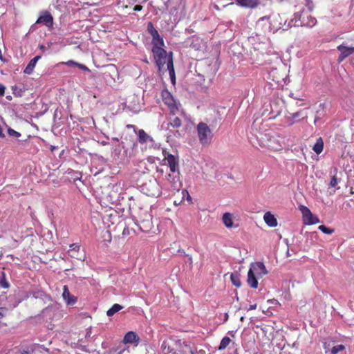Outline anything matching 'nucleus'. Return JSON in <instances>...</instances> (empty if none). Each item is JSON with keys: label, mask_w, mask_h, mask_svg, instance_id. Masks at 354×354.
Here are the masks:
<instances>
[{"label": "nucleus", "mask_w": 354, "mask_h": 354, "mask_svg": "<svg viewBox=\"0 0 354 354\" xmlns=\"http://www.w3.org/2000/svg\"><path fill=\"white\" fill-rule=\"evenodd\" d=\"M39 48L40 49H41L42 50H44L46 47L44 46V45H39Z\"/></svg>", "instance_id": "864d4df0"}, {"label": "nucleus", "mask_w": 354, "mask_h": 354, "mask_svg": "<svg viewBox=\"0 0 354 354\" xmlns=\"http://www.w3.org/2000/svg\"><path fill=\"white\" fill-rule=\"evenodd\" d=\"M249 270H252V272L259 278H261L268 274V270L262 262L252 263Z\"/></svg>", "instance_id": "9b49d317"}, {"label": "nucleus", "mask_w": 354, "mask_h": 354, "mask_svg": "<svg viewBox=\"0 0 354 354\" xmlns=\"http://www.w3.org/2000/svg\"><path fill=\"white\" fill-rule=\"evenodd\" d=\"M41 58V55H37V56L35 57L34 58H32L29 62V63L26 66V68L24 69V73L28 74V75L31 74L33 72V71H34V68H35V67L36 66L37 62Z\"/></svg>", "instance_id": "6ab92c4d"}, {"label": "nucleus", "mask_w": 354, "mask_h": 354, "mask_svg": "<svg viewBox=\"0 0 354 354\" xmlns=\"http://www.w3.org/2000/svg\"><path fill=\"white\" fill-rule=\"evenodd\" d=\"M156 29L154 28L153 24L152 22H149L147 24V31L150 34L151 32H153Z\"/></svg>", "instance_id": "c9c22d12"}, {"label": "nucleus", "mask_w": 354, "mask_h": 354, "mask_svg": "<svg viewBox=\"0 0 354 354\" xmlns=\"http://www.w3.org/2000/svg\"><path fill=\"white\" fill-rule=\"evenodd\" d=\"M306 118V115H305V116H302V119H304V118Z\"/></svg>", "instance_id": "bf43d9fd"}, {"label": "nucleus", "mask_w": 354, "mask_h": 354, "mask_svg": "<svg viewBox=\"0 0 354 354\" xmlns=\"http://www.w3.org/2000/svg\"><path fill=\"white\" fill-rule=\"evenodd\" d=\"M337 178L335 175L332 176L330 181V186L331 187H335L337 185Z\"/></svg>", "instance_id": "72a5a7b5"}, {"label": "nucleus", "mask_w": 354, "mask_h": 354, "mask_svg": "<svg viewBox=\"0 0 354 354\" xmlns=\"http://www.w3.org/2000/svg\"><path fill=\"white\" fill-rule=\"evenodd\" d=\"M279 137L277 135L264 134L259 139L260 145L272 151H280L282 149V145Z\"/></svg>", "instance_id": "f03ea898"}, {"label": "nucleus", "mask_w": 354, "mask_h": 354, "mask_svg": "<svg viewBox=\"0 0 354 354\" xmlns=\"http://www.w3.org/2000/svg\"><path fill=\"white\" fill-rule=\"evenodd\" d=\"M5 89L6 87L2 84H0V95L3 96L4 95Z\"/></svg>", "instance_id": "a18cd8bd"}, {"label": "nucleus", "mask_w": 354, "mask_h": 354, "mask_svg": "<svg viewBox=\"0 0 354 354\" xmlns=\"http://www.w3.org/2000/svg\"><path fill=\"white\" fill-rule=\"evenodd\" d=\"M50 149L52 152H53L56 149V147L51 145Z\"/></svg>", "instance_id": "3c124183"}, {"label": "nucleus", "mask_w": 354, "mask_h": 354, "mask_svg": "<svg viewBox=\"0 0 354 354\" xmlns=\"http://www.w3.org/2000/svg\"><path fill=\"white\" fill-rule=\"evenodd\" d=\"M153 58L158 70L160 71L165 64L167 63V68L169 71L171 79L175 78V71L173 62V53L170 52L167 55V51L160 47L152 48Z\"/></svg>", "instance_id": "f257e3e1"}, {"label": "nucleus", "mask_w": 354, "mask_h": 354, "mask_svg": "<svg viewBox=\"0 0 354 354\" xmlns=\"http://www.w3.org/2000/svg\"><path fill=\"white\" fill-rule=\"evenodd\" d=\"M258 279L259 277L252 272V270H248L247 283L251 288H257L258 287Z\"/></svg>", "instance_id": "a211bd4d"}, {"label": "nucleus", "mask_w": 354, "mask_h": 354, "mask_svg": "<svg viewBox=\"0 0 354 354\" xmlns=\"http://www.w3.org/2000/svg\"><path fill=\"white\" fill-rule=\"evenodd\" d=\"M7 312L6 308H0V319L3 318L5 315V313Z\"/></svg>", "instance_id": "a19ab883"}, {"label": "nucleus", "mask_w": 354, "mask_h": 354, "mask_svg": "<svg viewBox=\"0 0 354 354\" xmlns=\"http://www.w3.org/2000/svg\"><path fill=\"white\" fill-rule=\"evenodd\" d=\"M156 29L154 28L153 24L152 22H149L147 24V31L150 34L151 32H153Z\"/></svg>", "instance_id": "e433bc0d"}, {"label": "nucleus", "mask_w": 354, "mask_h": 354, "mask_svg": "<svg viewBox=\"0 0 354 354\" xmlns=\"http://www.w3.org/2000/svg\"><path fill=\"white\" fill-rule=\"evenodd\" d=\"M294 123V121L290 122V124L292 125Z\"/></svg>", "instance_id": "4d7b16f0"}, {"label": "nucleus", "mask_w": 354, "mask_h": 354, "mask_svg": "<svg viewBox=\"0 0 354 354\" xmlns=\"http://www.w3.org/2000/svg\"><path fill=\"white\" fill-rule=\"evenodd\" d=\"M230 279L234 286H235L236 287L241 286V281L238 274L232 273L230 276Z\"/></svg>", "instance_id": "c85d7f7f"}, {"label": "nucleus", "mask_w": 354, "mask_h": 354, "mask_svg": "<svg viewBox=\"0 0 354 354\" xmlns=\"http://www.w3.org/2000/svg\"><path fill=\"white\" fill-rule=\"evenodd\" d=\"M137 135V141H134L132 144L131 150L129 152L125 150V153L129 157L135 156L137 150H138V144L140 143L141 145L147 144V143H153L154 140L153 137L149 136L144 129H138L136 133Z\"/></svg>", "instance_id": "7ed1b4c3"}, {"label": "nucleus", "mask_w": 354, "mask_h": 354, "mask_svg": "<svg viewBox=\"0 0 354 354\" xmlns=\"http://www.w3.org/2000/svg\"><path fill=\"white\" fill-rule=\"evenodd\" d=\"M256 308H257V304H252L249 306L248 310H254Z\"/></svg>", "instance_id": "8fccbe9b"}, {"label": "nucleus", "mask_w": 354, "mask_h": 354, "mask_svg": "<svg viewBox=\"0 0 354 354\" xmlns=\"http://www.w3.org/2000/svg\"><path fill=\"white\" fill-rule=\"evenodd\" d=\"M313 149L317 154H319L322 152L324 149V141L321 137L317 139Z\"/></svg>", "instance_id": "b1692460"}, {"label": "nucleus", "mask_w": 354, "mask_h": 354, "mask_svg": "<svg viewBox=\"0 0 354 354\" xmlns=\"http://www.w3.org/2000/svg\"><path fill=\"white\" fill-rule=\"evenodd\" d=\"M0 286L4 288H8L9 287V283L6 281L4 273H3V276L0 279Z\"/></svg>", "instance_id": "2f4dec72"}, {"label": "nucleus", "mask_w": 354, "mask_h": 354, "mask_svg": "<svg viewBox=\"0 0 354 354\" xmlns=\"http://www.w3.org/2000/svg\"><path fill=\"white\" fill-rule=\"evenodd\" d=\"M318 229L322 231L323 233L326 234H331L334 232V230L327 227L326 226L324 225H321L318 227Z\"/></svg>", "instance_id": "c756f323"}, {"label": "nucleus", "mask_w": 354, "mask_h": 354, "mask_svg": "<svg viewBox=\"0 0 354 354\" xmlns=\"http://www.w3.org/2000/svg\"><path fill=\"white\" fill-rule=\"evenodd\" d=\"M66 65L68 66H77V62H75V61H73V60H69L68 62H66L65 63Z\"/></svg>", "instance_id": "ea45409f"}, {"label": "nucleus", "mask_w": 354, "mask_h": 354, "mask_svg": "<svg viewBox=\"0 0 354 354\" xmlns=\"http://www.w3.org/2000/svg\"><path fill=\"white\" fill-rule=\"evenodd\" d=\"M140 338L138 335L133 331H129L127 333L123 338V342L125 344L138 343Z\"/></svg>", "instance_id": "f3484780"}, {"label": "nucleus", "mask_w": 354, "mask_h": 354, "mask_svg": "<svg viewBox=\"0 0 354 354\" xmlns=\"http://www.w3.org/2000/svg\"><path fill=\"white\" fill-rule=\"evenodd\" d=\"M176 354H194V353L189 345L181 341V346L178 348Z\"/></svg>", "instance_id": "5701e85b"}, {"label": "nucleus", "mask_w": 354, "mask_h": 354, "mask_svg": "<svg viewBox=\"0 0 354 354\" xmlns=\"http://www.w3.org/2000/svg\"><path fill=\"white\" fill-rule=\"evenodd\" d=\"M188 200L191 201L192 200V198L190 197V196L188 194V198H187Z\"/></svg>", "instance_id": "6e6d98bb"}, {"label": "nucleus", "mask_w": 354, "mask_h": 354, "mask_svg": "<svg viewBox=\"0 0 354 354\" xmlns=\"http://www.w3.org/2000/svg\"><path fill=\"white\" fill-rule=\"evenodd\" d=\"M150 35L152 37V39L153 38H158V36H160L159 32L157 30H154L153 32H151Z\"/></svg>", "instance_id": "79ce46f5"}, {"label": "nucleus", "mask_w": 354, "mask_h": 354, "mask_svg": "<svg viewBox=\"0 0 354 354\" xmlns=\"http://www.w3.org/2000/svg\"><path fill=\"white\" fill-rule=\"evenodd\" d=\"M167 189L174 192L178 191L180 187L179 178L169 174L167 176V183L163 185Z\"/></svg>", "instance_id": "9d476101"}, {"label": "nucleus", "mask_w": 354, "mask_h": 354, "mask_svg": "<svg viewBox=\"0 0 354 354\" xmlns=\"http://www.w3.org/2000/svg\"><path fill=\"white\" fill-rule=\"evenodd\" d=\"M263 219L266 223L270 227H276L277 225V221L276 218L269 212L265 213Z\"/></svg>", "instance_id": "aec40b11"}, {"label": "nucleus", "mask_w": 354, "mask_h": 354, "mask_svg": "<svg viewBox=\"0 0 354 354\" xmlns=\"http://www.w3.org/2000/svg\"><path fill=\"white\" fill-rule=\"evenodd\" d=\"M182 125L181 120L178 118L175 117L173 119H171L170 122L167 124V127L169 128L170 127L173 128H179Z\"/></svg>", "instance_id": "a878e982"}, {"label": "nucleus", "mask_w": 354, "mask_h": 354, "mask_svg": "<svg viewBox=\"0 0 354 354\" xmlns=\"http://www.w3.org/2000/svg\"><path fill=\"white\" fill-rule=\"evenodd\" d=\"M129 230L128 227H124L123 231H122V235L123 236H128L129 235Z\"/></svg>", "instance_id": "49530a36"}, {"label": "nucleus", "mask_w": 354, "mask_h": 354, "mask_svg": "<svg viewBox=\"0 0 354 354\" xmlns=\"http://www.w3.org/2000/svg\"><path fill=\"white\" fill-rule=\"evenodd\" d=\"M8 133L9 136H13V137H15V138H19L21 136V134L20 133H19L18 131H16L15 130L11 129V128H9L8 129Z\"/></svg>", "instance_id": "473e14b6"}, {"label": "nucleus", "mask_w": 354, "mask_h": 354, "mask_svg": "<svg viewBox=\"0 0 354 354\" xmlns=\"http://www.w3.org/2000/svg\"><path fill=\"white\" fill-rule=\"evenodd\" d=\"M268 74L269 78L276 83H279L281 80H283V75H280L279 71L276 68H272Z\"/></svg>", "instance_id": "4be33fe9"}, {"label": "nucleus", "mask_w": 354, "mask_h": 354, "mask_svg": "<svg viewBox=\"0 0 354 354\" xmlns=\"http://www.w3.org/2000/svg\"><path fill=\"white\" fill-rule=\"evenodd\" d=\"M80 245L77 243H73L70 245V249L68 252V255L74 259L81 260L82 256L80 254Z\"/></svg>", "instance_id": "dca6fc26"}, {"label": "nucleus", "mask_w": 354, "mask_h": 354, "mask_svg": "<svg viewBox=\"0 0 354 354\" xmlns=\"http://www.w3.org/2000/svg\"><path fill=\"white\" fill-rule=\"evenodd\" d=\"M196 131L200 143L203 146L209 145L212 139L209 127L206 123L201 122L196 126Z\"/></svg>", "instance_id": "20e7f679"}, {"label": "nucleus", "mask_w": 354, "mask_h": 354, "mask_svg": "<svg viewBox=\"0 0 354 354\" xmlns=\"http://www.w3.org/2000/svg\"><path fill=\"white\" fill-rule=\"evenodd\" d=\"M140 230H142V231H145V230L142 229V227L140 226Z\"/></svg>", "instance_id": "13d9d810"}, {"label": "nucleus", "mask_w": 354, "mask_h": 354, "mask_svg": "<svg viewBox=\"0 0 354 354\" xmlns=\"http://www.w3.org/2000/svg\"><path fill=\"white\" fill-rule=\"evenodd\" d=\"M62 297L68 305H73L77 302V298L70 293L67 286H64Z\"/></svg>", "instance_id": "2eb2a0df"}, {"label": "nucleus", "mask_w": 354, "mask_h": 354, "mask_svg": "<svg viewBox=\"0 0 354 354\" xmlns=\"http://www.w3.org/2000/svg\"><path fill=\"white\" fill-rule=\"evenodd\" d=\"M127 128H128V129H133V131L136 133H137V132H138L137 127L135 125H133V124H127Z\"/></svg>", "instance_id": "c03bdc74"}, {"label": "nucleus", "mask_w": 354, "mask_h": 354, "mask_svg": "<svg viewBox=\"0 0 354 354\" xmlns=\"http://www.w3.org/2000/svg\"><path fill=\"white\" fill-rule=\"evenodd\" d=\"M301 115H302V111H298V112H296L295 113H292L291 115L290 118L292 120H294V119L297 118V117H299V116H301Z\"/></svg>", "instance_id": "58836bf2"}, {"label": "nucleus", "mask_w": 354, "mask_h": 354, "mask_svg": "<svg viewBox=\"0 0 354 354\" xmlns=\"http://www.w3.org/2000/svg\"><path fill=\"white\" fill-rule=\"evenodd\" d=\"M181 346V340L169 338L165 340L162 344L164 354H176L178 348Z\"/></svg>", "instance_id": "0eeeda50"}, {"label": "nucleus", "mask_w": 354, "mask_h": 354, "mask_svg": "<svg viewBox=\"0 0 354 354\" xmlns=\"http://www.w3.org/2000/svg\"><path fill=\"white\" fill-rule=\"evenodd\" d=\"M123 308V306L118 304H115L112 306V307L111 308H109L107 312H106V315L107 316L109 317H112L113 315H114L116 313H118V311H120V310H122Z\"/></svg>", "instance_id": "393cba45"}, {"label": "nucleus", "mask_w": 354, "mask_h": 354, "mask_svg": "<svg viewBox=\"0 0 354 354\" xmlns=\"http://www.w3.org/2000/svg\"><path fill=\"white\" fill-rule=\"evenodd\" d=\"M161 97L165 105L167 106L170 115H175L179 111V106L168 90L161 91Z\"/></svg>", "instance_id": "423d86ee"}, {"label": "nucleus", "mask_w": 354, "mask_h": 354, "mask_svg": "<svg viewBox=\"0 0 354 354\" xmlns=\"http://www.w3.org/2000/svg\"><path fill=\"white\" fill-rule=\"evenodd\" d=\"M299 209L301 211L303 216V221L306 225H314L320 222L319 218L314 216L308 207L304 205H299Z\"/></svg>", "instance_id": "6e6552de"}, {"label": "nucleus", "mask_w": 354, "mask_h": 354, "mask_svg": "<svg viewBox=\"0 0 354 354\" xmlns=\"http://www.w3.org/2000/svg\"><path fill=\"white\" fill-rule=\"evenodd\" d=\"M156 169H157V171H160V172H161V173H163V170H162V169H159L158 168V167H156Z\"/></svg>", "instance_id": "5fc2aeb1"}, {"label": "nucleus", "mask_w": 354, "mask_h": 354, "mask_svg": "<svg viewBox=\"0 0 354 354\" xmlns=\"http://www.w3.org/2000/svg\"><path fill=\"white\" fill-rule=\"evenodd\" d=\"M344 349V346H343L342 344L335 346L333 347V348L331 350V354H337V353L343 351Z\"/></svg>", "instance_id": "7c9ffc66"}, {"label": "nucleus", "mask_w": 354, "mask_h": 354, "mask_svg": "<svg viewBox=\"0 0 354 354\" xmlns=\"http://www.w3.org/2000/svg\"><path fill=\"white\" fill-rule=\"evenodd\" d=\"M150 35L152 37V39L153 38H158V36H160L159 32L157 30H154L153 32H151Z\"/></svg>", "instance_id": "37998d69"}, {"label": "nucleus", "mask_w": 354, "mask_h": 354, "mask_svg": "<svg viewBox=\"0 0 354 354\" xmlns=\"http://www.w3.org/2000/svg\"><path fill=\"white\" fill-rule=\"evenodd\" d=\"M236 3L241 7L254 9L260 4V0H235Z\"/></svg>", "instance_id": "4468645a"}, {"label": "nucleus", "mask_w": 354, "mask_h": 354, "mask_svg": "<svg viewBox=\"0 0 354 354\" xmlns=\"http://www.w3.org/2000/svg\"><path fill=\"white\" fill-rule=\"evenodd\" d=\"M337 50L340 51V55L337 58V62L341 63L346 57L354 53V47H348L344 44L339 45L337 47Z\"/></svg>", "instance_id": "ddd939ff"}, {"label": "nucleus", "mask_w": 354, "mask_h": 354, "mask_svg": "<svg viewBox=\"0 0 354 354\" xmlns=\"http://www.w3.org/2000/svg\"><path fill=\"white\" fill-rule=\"evenodd\" d=\"M222 221L224 225L227 228H232L233 227V214L230 212H225L222 216Z\"/></svg>", "instance_id": "412c9836"}, {"label": "nucleus", "mask_w": 354, "mask_h": 354, "mask_svg": "<svg viewBox=\"0 0 354 354\" xmlns=\"http://www.w3.org/2000/svg\"><path fill=\"white\" fill-rule=\"evenodd\" d=\"M151 44L153 45L152 48H156V47L163 48V46L165 45L163 39L162 37H160V35L158 36V38L152 39Z\"/></svg>", "instance_id": "cd10ccee"}, {"label": "nucleus", "mask_w": 354, "mask_h": 354, "mask_svg": "<svg viewBox=\"0 0 354 354\" xmlns=\"http://www.w3.org/2000/svg\"><path fill=\"white\" fill-rule=\"evenodd\" d=\"M141 192L148 196L158 197L161 194V188L156 179L149 180L140 185Z\"/></svg>", "instance_id": "39448f33"}, {"label": "nucleus", "mask_w": 354, "mask_h": 354, "mask_svg": "<svg viewBox=\"0 0 354 354\" xmlns=\"http://www.w3.org/2000/svg\"><path fill=\"white\" fill-rule=\"evenodd\" d=\"M163 0H160V1H162Z\"/></svg>", "instance_id": "052dcab7"}, {"label": "nucleus", "mask_w": 354, "mask_h": 354, "mask_svg": "<svg viewBox=\"0 0 354 354\" xmlns=\"http://www.w3.org/2000/svg\"><path fill=\"white\" fill-rule=\"evenodd\" d=\"M234 354H237V349L236 348L235 351H234ZM243 354H250V352L245 351Z\"/></svg>", "instance_id": "603ef678"}, {"label": "nucleus", "mask_w": 354, "mask_h": 354, "mask_svg": "<svg viewBox=\"0 0 354 354\" xmlns=\"http://www.w3.org/2000/svg\"><path fill=\"white\" fill-rule=\"evenodd\" d=\"M77 67H78L79 68H80L83 71H90L89 68L86 66H85L82 64L77 63Z\"/></svg>", "instance_id": "4c0bfd02"}, {"label": "nucleus", "mask_w": 354, "mask_h": 354, "mask_svg": "<svg viewBox=\"0 0 354 354\" xmlns=\"http://www.w3.org/2000/svg\"><path fill=\"white\" fill-rule=\"evenodd\" d=\"M316 24V19L315 18H311L310 21L308 23V25L310 26H314Z\"/></svg>", "instance_id": "09e8293b"}, {"label": "nucleus", "mask_w": 354, "mask_h": 354, "mask_svg": "<svg viewBox=\"0 0 354 354\" xmlns=\"http://www.w3.org/2000/svg\"><path fill=\"white\" fill-rule=\"evenodd\" d=\"M71 173H73L74 174L73 177L74 181L80 179L81 174L80 173L74 171L73 170H71V171H68V174H71Z\"/></svg>", "instance_id": "f704fd0d"}, {"label": "nucleus", "mask_w": 354, "mask_h": 354, "mask_svg": "<svg viewBox=\"0 0 354 354\" xmlns=\"http://www.w3.org/2000/svg\"><path fill=\"white\" fill-rule=\"evenodd\" d=\"M231 342H232V340L230 339V337H228L227 336L224 337L221 341L220 345L218 346V350L223 351V350L225 349L230 345V344Z\"/></svg>", "instance_id": "bb28decb"}, {"label": "nucleus", "mask_w": 354, "mask_h": 354, "mask_svg": "<svg viewBox=\"0 0 354 354\" xmlns=\"http://www.w3.org/2000/svg\"><path fill=\"white\" fill-rule=\"evenodd\" d=\"M162 153L164 156V159L167 162V165L169 167L170 171L172 173L178 171V157L169 153L165 149L162 150Z\"/></svg>", "instance_id": "1a4fd4ad"}, {"label": "nucleus", "mask_w": 354, "mask_h": 354, "mask_svg": "<svg viewBox=\"0 0 354 354\" xmlns=\"http://www.w3.org/2000/svg\"><path fill=\"white\" fill-rule=\"evenodd\" d=\"M142 10V6L141 5H136L133 8V10L135 11H140Z\"/></svg>", "instance_id": "de8ad7c7"}, {"label": "nucleus", "mask_w": 354, "mask_h": 354, "mask_svg": "<svg viewBox=\"0 0 354 354\" xmlns=\"http://www.w3.org/2000/svg\"><path fill=\"white\" fill-rule=\"evenodd\" d=\"M36 24H44L48 28H52L53 17L48 11H44L36 21Z\"/></svg>", "instance_id": "f8f14e48"}]
</instances>
